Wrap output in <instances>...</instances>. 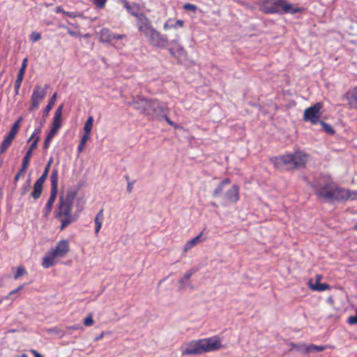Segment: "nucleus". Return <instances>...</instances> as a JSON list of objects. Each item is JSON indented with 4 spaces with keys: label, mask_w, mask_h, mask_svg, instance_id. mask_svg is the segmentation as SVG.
<instances>
[{
    "label": "nucleus",
    "mask_w": 357,
    "mask_h": 357,
    "mask_svg": "<svg viewBox=\"0 0 357 357\" xmlns=\"http://www.w3.org/2000/svg\"><path fill=\"white\" fill-rule=\"evenodd\" d=\"M225 348L220 337L214 335L208 338L192 340L183 344L181 348L182 356L200 355Z\"/></svg>",
    "instance_id": "1"
},
{
    "label": "nucleus",
    "mask_w": 357,
    "mask_h": 357,
    "mask_svg": "<svg viewBox=\"0 0 357 357\" xmlns=\"http://www.w3.org/2000/svg\"><path fill=\"white\" fill-rule=\"evenodd\" d=\"M314 189L317 195L327 200L357 199V191L335 188L330 179H327L324 183L319 182L314 185Z\"/></svg>",
    "instance_id": "2"
},
{
    "label": "nucleus",
    "mask_w": 357,
    "mask_h": 357,
    "mask_svg": "<svg viewBox=\"0 0 357 357\" xmlns=\"http://www.w3.org/2000/svg\"><path fill=\"white\" fill-rule=\"evenodd\" d=\"M76 192L69 190L65 195L59 197L57 207L55 210V217L61 222V229L75 221L76 218L72 214L73 203L76 197Z\"/></svg>",
    "instance_id": "3"
},
{
    "label": "nucleus",
    "mask_w": 357,
    "mask_h": 357,
    "mask_svg": "<svg viewBox=\"0 0 357 357\" xmlns=\"http://www.w3.org/2000/svg\"><path fill=\"white\" fill-rule=\"evenodd\" d=\"M130 104L133 106L135 109L149 118L159 116L163 114L167 109L166 105L158 100H149L140 96L134 98Z\"/></svg>",
    "instance_id": "4"
},
{
    "label": "nucleus",
    "mask_w": 357,
    "mask_h": 357,
    "mask_svg": "<svg viewBox=\"0 0 357 357\" xmlns=\"http://www.w3.org/2000/svg\"><path fill=\"white\" fill-rule=\"evenodd\" d=\"M310 156L305 153L298 151L293 153H287L272 160L276 168H280L282 165L290 168L297 169L304 167L308 162Z\"/></svg>",
    "instance_id": "5"
},
{
    "label": "nucleus",
    "mask_w": 357,
    "mask_h": 357,
    "mask_svg": "<svg viewBox=\"0 0 357 357\" xmlns=\"http://www.w3.org/2000/svg\"><path fill=\"white\" fill-rule=\"evenodd\" d=\"M70 251L69 241L63 239L59 241L54 248L48 251L44 256L42 266L45 268H50L56 264V259L64 258Z\"/></svg>",
    "instance_id": "6"
},
{
    "label": "nucleus",
    "mask_w": 357,
    "mask_h": 357,
    "mask_svg": "<svg viewBox=\"0 0 357 357\" xmlns=\"http://www.w3.org/2000/svg\"><path fill=\"white\" fill-rule=\"evenodd\" d=\"M322 107L323 104L319 102L315 103L314 105L310 107L306 108L303 113V120L305 121L310 122L313 125L319 123L321 121V109Z\"/></svg>",
    "instance_id": "7"
},
{
    "label": "nucleus",
    "mask_w": 357,
    "mask_h": 357,
    "mask_svg": "<svg viewBox=\"0 0 357 357\" xmlns=\"http://www.w3.org/2000/svg\"><path fill=\"white\" fill-rule=\"evenodd\" d=\"M47 88V85H45L44 87L40 85H36L34 86L31 97V106L29 107L31 112L38 109L40 102L46 96Z\"/></svg>",
    "instance_id": "8"
},
{
    "label": "nucleus",
    "mask_w": 357,
    "mask_h": 357,
    "mask_svg": "<svg viewBox=\"0 0 357 357\" xmlns=\"http://www.w3.org/2000/svg\"><path fill=\"white\" fill-rule=\"evenodd\" d=\"M224 204H234L239 200V187L232 185L222 196Z\"/></svg>",
    "instance_id": "9"
},
{
    "label": "nucleus",
    "mask_w": 357,
    "mask_h": 357,
    "mask_svg": "<svg viewBox=\"0 0 357 357\" xmlns=\"http://www.w3.org/2000/svg\"><path fill=\"white\" fill-rule=\"evenodd\" d=\"M284 0H266L263 4L265 13H273L282 11Z\"/></svg>",
    "instance_id": "10"
},
{
    "label": "nucleus",
    "mask_w": 357,
    "mask_h": 357,
    "mask_svg": "<svg viewBox=\"0 0 357 357\" xmlns=\"http://www.w3.org/2000/svg\"><path fill=\"white\" fill-rule=\"evenodd\" d=\"M35 149H36V143H32L23 158L22 167H21L20 170L15 175V176L14 178L15 182H17L20 179V177L21 176V175H22L24 173V172L26 171V169H27V167L29 165L30 159L32 155V153Z\"/></svg>",
    "instance_id": "11"
},
{
    "label": "nucleus",
    "mask_w": 357,
    "mask_h": 357,
    "mask_svg": "<svg viewBox=\"0 0 357 357\" xmlns=\"http://www.w3.org/2000/svg\"><path fill=\"white\" fill-rule=\"evenodd\" d=\"M170 53L172 56L177 58L179 63L184 65H188L189 61L187 57V54L183 47L181 46H174L170 50Z\"/></svg>",
    "instance_id": "12"
},
{
    "label": "nucleus",
    "mask_w": 357,
    "mask_h": 357,
    "mask_svg": "<svg viewBox=\"0 0 357 357\" xmlns=\"http://www.w3.org/2000/svg\"><path fill=\"white\" fill-rule=\"evenodd\" d=\"M63 105H60L56 110L53 121L51 127V131H53L56 133L58 132L59 128L61 127V116H62V111H63Z\"/></svg>",
    "instance_id": "13"
},
{
    "label": "nucleus",
    "mask_w": 357,
    "mask_h": 357,
    "mask_svg": "<svg viewBox=\"0 0 357 357\" xmlns=\"http://www.w3.org/2000/svg\"><path fill=\"white\" fill-rule=\"evenodd\" d=\"M333 347L331 345H326V346H317L314 344H300L296 347L297 349L304 351L306 354H310L312 352H318V351H322L328 348H332Z\"/></svg>",
    "instance_id": "14"
},
{
    "label": "nucleus",
    "mask_w": 357,
    "mask_h": 357,
    "mask_svg": "<svg viewBox=\"0 0 357 357\" xmlns=\"http://www.w3.org/2000/svg\"><path fill=\"white\" fill-rule=\"evenodd\" d=\"M27 65H28V59L24 58L22 61L21 68L18 72L17 77L15 82V90L16 93H18V92H19V89L20 88L22 82L23 80L24 75Z\"/></svg>",
    "instance_id": "15"
},
{
    "label": "nucleus",
    "mask_w": 357,
    "mask_h": 357,
    "mask_svg": "<svg viewBox=\"0 0 357 357\" xmlns=\"http://www.w3.org/2000/svg\"><path fill=\"white\" fill-rule=\"evenodd\" d=\"M202 233H200L199 235L196 236L191 240L186 242L183 247V252H187L190 249L196 246L198 243H202L204 241V238H202Z\"/></svg>",
    "instance_id": "16"
},
{
    "label": "nucleus",
    "mask_w": 357,
    "mask_h": 357,
    "mask_svg": "<svg viewBox=\"0 0 357 357\" xmlns=\"http://www.w3.org/2000/svg\"><path fill=\"white\" fill-rule=\"evenodd\" d=\"M308 286L312 291H324L330 289V286L328 284L320 283V282H314L312 279L309 280Z\"/></svg>",
    "instance_id": "17"
},
{
    "label": "nucleus",
    "mask_w": 357,
    "mask_h": 357,
    "mask_svg": "<svg viewBox=\"0 0 357 357\" xmlns=\"http://www.w3.org/2000/svg\"><path fill=\"white\" fill-rule=\"evenodd\" d=\"M346 98L351 107L357 108V87L349 91L346 94Z\"/></svg>",
    "instance_id": "18"
},
{
    "label": "nucleus",
    "mask_w": 357,
    "mask_h": 357,
    "mask_svg": "<svg viewBox=\"0 0 357 357\" xmlns=\"http://www.w3.org/2000/svg\"><path fill=\"white\" fill-rule=\"evenodd\" d=\"M302 10L301 8H298L296 5L291 4L287 0H284L283 7L282 11L286 13L294 14L299 13Z\"/></svg>",
    "instance_id": "19"
},
{
    "label": "nucleus",
    "mask_w": 357,
    "mask_h": 357,
    "mask_svg": "<svg viewBox=\"0 0 357 357\" xmlns=\"http://www.w3.org/2000/svg\"><path fill=\"white\" fill-rule=\"evenodd\" d=\"M57 196V192L50 191V197L45 206V216L49 215Z\"/></svg>",
    "instance_id": "20"
},
{
    "label": "nucleus",
    "mask_w": 357,
    "mask_h": 357,
    "mask_svg": "<svg viewBox=\"0 0 357 357\" xmlns=\"http://www.w3.org/2000/svg\"><path fill=\"white\" fill-rule=\"evenodd\" d=\"M231 183L230 179L225 178L220 183H218L215 189L213 192V197H218L222 192L225 187Z\"/></svg>",
    "instance_id": "21"
},
{
    "label": "nucleus",
    "mask_w": 357,
    "mask_h": 357,
    "mask_svg": "<svg viewBox=\"0 0 357 357\" xmlns=\"http://www.w3.org/2000/svg\"><path fill=\"white\" fill-rule=\"evenodd\" d=\"M103 219V209H101L96 215L94 218V222H95V234L96 235H98L101 227H102V222Z\"/></svg>",
    "instance_id": "22"
},
{
    "label": "nucleus",
    "mask_w": 357,
    "mask_h": 357,
    "mask_svg": "<svg viewBox=\"0 0 357 357\" xmlns=\"http://www.w3.org/2000/svg\"><path fill=\"white\" fill-rule=\"evenodd\" d=\"M58 171L57 169H53L50 176V181H51V190L50 191H54L57 192V187H58Z\"/></svg>",
    "instance_id": "23"
},
{
    "label": "nucleus",
    "mask_w": 357,
    "mask_h": 357,
    "mask_svg": "<svg viewBox=\"0 0 357 357\" xmlns=\"http://www.w3.org/2000/svg\"><path fill=\"white\" fill-rule=\"evenodd\" d=\"M194 273L193 270H190L179 280L178 283L180 284V288L185 289L188 282L190 280L191 276Z\"/></svg>",
    "instance_id": "24"
},
{
    "label": "nucleus",
    "mask_w": 357,
    "mask_h": 357,
    "mask_svg": "<svg viewBox=\"0 0 357 357\" xmlns=\"http://www.w3.org/2000/svg\"><path fill=\"white\" fill-rule=\"evenodd\" d=\"M43 185L36 182L33 185V191L31 193V197L37 199H38L42 193Z\"/></svg>",
    "instance_id": "25"
},
{
    "label": "nucleus",
    "mask_w": 357,
    "mask_h": 357,
    "mask_svg": "<svg viewBox=\"0 0 357 357\" xmlns=\"http://www.w3.org/2000/svg\"><path fill=\"white\" fill-rule=\"evenodd\" d=\"M56 100V93H54L52 95V96L50 98L47 105L45 107V109L43 111L44 116H47L49 114L50 110L52 109V108L54 105Z\"/></svg>",
    "instance_id": "26"
},
{
    "label": "nucleus",
    "mask_w": 357,
    "mask_h": 357,
    "mask_svg": "<svg viewBox=\"0 0 357 357\" xmlns=\"http://www.w3.org/2000/svg\"><path fill=\"white\" fill-rule=\"evenodd\" d=\"M40 132H41L40 128L35 129L33 134L31 135V136L30 137V138L28 140V142H30L31 140L33 139L32 143H36V148L37 147L38 143L40 140Z\"/></svg>",
    "instance_id": "27"
},
{
    "label": "nucleus",
    "mask_w": 357,
    "mask_h": 357,
    "mask_svg": "<svg viewBox=\"0 0 357 357\" xmlns=\"http://www.w3.org/2000/svg\"><path fill=\"white\" fill-rule=\"evenodd\" d=\"M93 125V117L92 116H89L84 126V132L86 133L91 134V131L92 130Z\"/></svg>",
    "instance_id": "28"
},
{
    "label": "nucleus",
    "mask_w": 357,
    "mask_h": 357,
    "mask_svg": "<svg viewBox=\"0 0 357 357\" xmlns=\"http://www.w3.org/2000/svg\"><path fill=\"white\" fill-rule=\"evenodd\" d=\"M56 133L53 132V131H50V132L48 133V135H47L46 137V139L45 140V142H44V149H48L49 146H50V144L52 139V138L54 137V135H56Z\"/></svg>",
    "instance_id": "29"
},
{
    "label": "nucleus",
    "mask_w": 357,
    "mask_h": 357,
    "mask_svg": "<svg viewBox=\"0 0 357 357\" xmlns=\"http://www.w3.org/2000/svg\"><path fill=\"white\" fill-rule=\"evenodd\" d=\"M26 274V269L24 268V267L23 266H19L17 268V273L16 274L14 275V279L15 280H17L20 276L22 275H24Z\"/></svg>",
    "instance_id": "30"
},
{
    "label": "nucleus",
    "mask_w": 357,
    "mask_h": 357,
    "mask_svg": "<svg viewBox=\"0 0 357 357\" xmlns=\"http://www.w3.org/2000/svg\"><path fill=\"white\" fill-rule=\"evenodd\" d=\"M320 123L321 125L322 126V128L323 129L327 132V133H329V134H333L334 133V130L333 129V128L328 123L324 122V121H320Z\"/></svg>",
    "instance_id": "31"
},
{
    "label": "nucleus",
    "mask_w": 357,
    "mask_h": 357,
    "mask_svg": "<svg viewBox=\"0 0 357 357\" xmlns=\"http://www.w3.org/2000/svg\"><path fill=\"white\" fill-rule=\"evenodd\" d=\"M94 324L92 314H89L84 319V324L85 326H91Z\"/></svg>",
    "instance_id": "32"
},
{
    "label": "nucleus",
    "mask_w": 357,
    "mask_h": 357,
    "mask_svg": "<svg viewBox=\"0 0 357 357\" xmlns=\"http://www.w3.org/2000/svg\"><path fill=\"white\" fill-rule=\"evenodd\" d=\"M11 145V143L9 142H7L6 140H3L1 146H0V153H5L9 146Z\"/></svg>",
    "instance_id": "33"
},
{
    "label": "nucleus",
    "mask_w": 357,
    "mask_h": 357,
    "mask_svg": "<svg viewBox=\"0 0 357 357\" xmlns=\"http://www.w3.org/2000/svg\"><path fill=\"white\" fill-rule=\"evenodd\" d=\"M107 0H93V4L98 8L102 9L105 8Z\"/></svg>",
    "instance_id": "34"
},
{
    "label": "nucleus",
    "mask_w": 357,
    "mask_h": 357,
    "mask_svg": "<svg viewBox=\"0 0 357 357\" xmlns=\"http://www.w3.org/2000/svg\"><path fill=\"white\" fill-rule=\"evenodd\" d=\"M164 29L165 30H169L170 29H176V25H174V23L172 22V19H169L165 24H164Z\"/></svg>",
    "instance_id": "35"
},
{
    "label": "nucleus",
    "mask_w": 357,
    "mask_h": 357,
    "mask_svg": "<svg viewBox=\"0 0 357 357\" xmlns=\"http://www.w3.org/2000/svg\"><path fill=\"white\" fill-rule=\"evenodd\" d=\"M49 172H47V171H44L43 174L40 176V178L36 181L40 184H44L45 180L47 178Z\"/></svg>",
    "instance_id": "36"
},
{
    "label": "nucleus",
    "mask_w": 357,
    "mask_h": 357,
    "mask_svg": "<svg viewBox=\"0 0 357 357\" xmlns=\"http://www.w3.org/2000/svg\"><path fill=\"white\" fill-rule=\"evenodd\" d=\"M56 13H62L69 17H74L77 16V15H75L74 13L64 11L61 6H59L56 8Z\"/></svg>",
    "instance_id": "37"
},
{
    "label": "nucleus",
    "mask_w": 357,
    "mask_h": 357,
    "mask_svg": "<svg viewBox=\"0 0 357 357\" xmlns=\"http://www.w3.org/2000/svg\"><path fill=\"white\" fill-rule=\"evenodd\" d=\"M32 43H36L40 38V34L38 32H33L30 36Z\"/></svg>",
    "instance_id": "38"
},
{
    "label": "nucleus",
    "mask_w": 357,
    "mask_h": 357,
    "mask_svg": "<svg viewBox=\"0 0 357 357\" xmlns=\"http://www.w3.org/2000/svg\"><path fill=\"white\" fill-rule=\"evenodd\" d=\"M347 322L351 325L357 324V310H356V315L349 317Z\"/></svg>",
    "instance_id": "39"
},
{
    "label": "nucleus",
    "mask_w": 357,
    "mask_h": 357,
    "mask_svg": "<svg viewBox=\"0 0 357 357\" xmlns=\"http://www.w3.org/2000/svg\"><path fill=\"white\" fill-rule=\"evenodd\" d=\"M90 137H91V134L84 132V135L82 136V137L81 139L80 142L82 144H86L87 141L90 139Z\"/></svg>",
    "instance_id": "40"
},
{
    "label": "nucleus",
    "mask_w": 357,
    "mask_h": 357,
    "mask_svg": "<svg viewBox=\"0 0 357 357\" xmlns=\"http://www.w3.org/2000/svg\"><path fill=\"white\" fill-rule=\"evenodd\" d=\"M183 8L187 10H192L193 12H195L197 9V7L196 6L193 5V4H190V3H185L184 6H183Z\"/></svg>",
    "instance_id": "41"
},
{
    "label": "nucleus",
    "mask_w": 357,
    "mask_h": 357,
    "mask_svg": "<svg viewBox=\"0 0 357 357\" xmlns=\"http://www.w3.org/2000/svg\"><path fill=\"white\" fill-rule=\"evenodd\" d=\"M15 136L10 134V132L8 134L6 137H4V140H6L7 142H9L12 144L13 139H15Z\"/></svg>",
    "instance_id": "42"
},
{
    "label": "nucleus",
    "mask_w": 357,
    "mask_h": 357,
    "mask_svg": "<svg viewBox=\"0 0 357 357\" xmlns=\"http://www.w3.org/2000/svg\"><path fill=\"white\" fill-rule=\"evenodd\" d=\"M15 136L10 134V132L8 134L6 137H4V140H6L7 142H9L12 144L13 139H15Z\"/></svg>",
    "instance_id": "43"
},
{
    "label": "nucleus",
    "mask_w": 357,
    "mask_h": 357,
    "mask_svg": "<svg viewBox=\"0 0 357 357\" xmlns=\"http://www.w3.org/2000/svg\"><path fill=\"white\" fill-rule=\"evenodd\" d=\"M174 25H176V29L181 28L183 26V21L178 20L174 23Z\"/></svg>",
    "instance_id": "44"
},
{
    "label": "nucleus",
    "mask_w": 357,
    "mask_h": 357,
    "mask_svg": "<svg viewBox=\"0 0 357 357\" xmlns=\"http://www.w3.org/2000/svg\"><path fill=\"white\" fill-rule=\"evenodd\" d=\"M52 162H53L52 158H50L49 161L47 162V164L46 165V167H45L44 171H47V172H49Z\"/></svg>",
    "instance_id": "45"
},
{
    "label": "nucleus",
    "mask_w": 357,
    "mask_h": 357,
    "mask_svg": "<svg viewBox=\"0 0 357 357\" xmlns=\"http://www.w3.org/2000/svg\"><path fill=\"white\" fill-rule=\"evenodd\" d=\"M31 353L34 356V357H43L40 354H39L36 350L35 349H31Z\"/></svg>",
    "instance_id": "46"
},
{
    "label": "nucleus",
    "mask_w": 357,
    "mask_h": 357,
    "mask_svg": "<svg viewBox=\"0 0 357 357\" xmlns=\"http://www.w3.org/2000/svg\"><path fill=\"white\" fill-rule=\"evenodd\" d=\"M122 2L125 6V8L127 9V10L130 11L131 10V7L129 5L128 2L126 0H122Z\"/></svg>",
    "instance_id": "47"
},
{
    "label": "nucleus",
    "mask_w": 357,
    "mask_h": 357,
    "mask_svg": "<svg viewBox=\"0 0 357 357\" xmlns=\"http://www.w3.org/2000/svg\"><path fill=\"white\" fill-rule=\"evenodd\" d=\"M84 146H85L84 144H82L81 142L79 143V145L77 147L78 153H82V151H83V149L84 148Z\"/></svg>",
    "instance_id": "48"
},
{
    "label": "nucleus",
    "mask_w": 357,
    "mask_h": 357,
    "mask_svg": "<svg viewBox=\"0 0 357 357\" xmlns=\"http://www.w3.org/2000/svg\"><path fill=\"white\" fill-rule=\"evenodd\" d=\"M18 131H19V130L12 127L9 132L10 134L13 135L14 136H16V135L17 134Z\"/></svg>",
    "instance_id": "49"
},
{
    "label": "nucleus",
    "mask_w": 357,
    "mask_h": 357,
    "mask_svg": "<svg viewBox=\"0 0 357 357\" xmlns=\"http://www.w3.org/2000/svg\"><path fill=\"white\" fill-rule=\"evenodd\" d=\"M23 287V286H20L19 287H17L16 289L10 292L9 295H12L17 291H19L20 289H22Z\"/></svg>",
    "instance_id": "50"
},
{
    "label": "nucleus",
    "mask_w": 357,
    "mask_h": 357,
    "mask_svg": "<svg viewBox=\"0 0 357 357\" xmlns=\"http://www.w3.org/2000/svg\"><path fill=\"white\" fill-rule=\"evenodd\" d=\"M132 183H128V185H127V191H128V192H132Z\"/></svg>",
    "instance_id": "51"
},
{
    "label": "nucleus",
    "mask_w": 357,
    "mask_h": 357,
    "mask_svg": "<svg viewBox=\"0 0 357 357\" xmlns=\"http://www.w3.org/2000/svg\"><path fill=\"white\" fill-rule=\"evenodd\" d=\"M12 127H13V128H16V129H17V130H20V124H18L17 123L15 122V123H13V125L12 126Z\"/></svg>",
    "instance_id": "52"
},
{
    "label": "nucleus",
    "mask_w": 357,
    "mask_h": 357,
    "mask_svg": "<svg viewBox=\"0 0 357 357\" xmlns=\"http://www.w3.org/2000/svg\"><path fill=\"white\" fill-rule=\"evenodd\" d=\"M322 279V276L321 275H317L315 277V281L314 282H320V280Z\"/></svg>",
    "instance_id": "53"
},
{
    "label": "nucleus",
    "mask_w": 357,
    "mask_h": 357,
    "mask_svg": "<svg viewBox=\"0 0 357 357\" xmlns=\"http://www.w3.org/2000/svg\"><path fill=\"white\" fill-rule=\"evenodd\" d=\"M165 118L169 125L172 126L174 124L173 122L167 116L165 115Z\"/></svg>",
    "instance_id": "54"
},
{
    "label": "nucleus",
    "mask_w": 357,
    "mask_h": 357,
    "mask_svg": "<svg viewBox=\"0 0 357 357\" xmlns=\"http://www.w3.org/2000/svg\"><path fill=\"white\" fill-rule=\"evenodd\" d=\"M22 121H23V117L20 116L15 122L17 123L18 124L21 125V123L22 122Z\"/></svg>",
    "instance_id": "55"
},
{
    "label": "nucleus",
    "mask_w": 357,
    "mask_h": 357,
    "mask_svg": "<svg viewBox=\"0 0 357 357\" xmlns=\"http://www.w3.org/2000/svg\"><path fill=\"white\" fill-rule=\"evenodd\" d=\"M69 328L73 329V330H77V329L79 328V327L77 325H74V326H72L69 327Z\"/></svg>",
    "instance_id": "56"
},
{
    "label": "nucleus",
    "mask_w": 357,
    "mask_h": 357,
    "mask_svg": "<svg viewBox=\"0 0 357 357\" xmlns=\"http://www.w3.org/2000/svg\"><path fill=\"white\" fill-rule=\"evenodd\" d=\"M103 335H104V333H101L98 337H97L96 338V340H100L101 338H102Z\"/></svg>",
    "instance_id": "57"
},
{
    "label": "nucleus",
    "mask_w": 357,
    "mask_h": 357,
    "mask_svg": "<svg viewBox=\"0 0 357 357\" xmlns=\"http://www.w3.org/2000/svg\"><path fill=\"white\" fill-rule=\"evenodd\" d=\"M19 357H28V356L26 354H23L22 355H21Z\"/></svg>",
    "instance_id": "58"
},
{
    "label": "nucleus",
    "mask_w": 357,
    "mask_h": 357,
    "mask_svg": "<svg viewBox=\"0 0 357 357\" xmlns=\"http://www.w3.org/2000/svg\"><path fill=\"white\" fill-rule=\"evenodd\" d=\"M26 193V189H24L23 192H22V195H24Z\"/></svg>",
    "instance_id": "59"
},
{
    "label": "nucleus",
    "mask_w": 357,
    "mask_h": 357,
    "mask_svg": "<svg viewBox=\"0 0 357 357\" xmlns=\"http://www.w3.org/2000/svg\"><path fill=\"white\" fill-rule=\"evenodd\" d=\"M118 38H119V36H118ZM113 38H114V39H116V38H117V36H113Z\"/></svg>",
    "instance_id": "60"
},
{
    "label": "nucleus",
    "mask_w": 357,
    "mask_h": 357,
    "mask_svg": "<svg viewBox=\"0 0 357 357\" xmlns=\"http://www.w3.org/2000/svg\"><path fill=\"white\" fill-rule=\"evenodd\" d=\"M111 42L117 43L116 40H111Z\"/></svg>",
    "instance_id": "61"
},
{
    "label": "nucleus",
    "mask_w": 357,
    "mask_h": 357,
    "mask_svg": "<svg viewBox=\"0 0 357 357\" xmlns=\"http://www.w3.org/2000/svg\"><path fill=\"white\" fill-rule=\"evenodd\" d=\"M355 229H357V224L355 226Z\"/></svg>",
    "instance_id": "62"
}]
</instances>
